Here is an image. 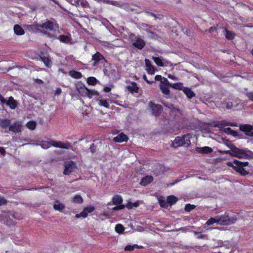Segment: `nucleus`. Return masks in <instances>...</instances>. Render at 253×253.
Instances as JSON below:
<instances>
[{"mask_svg": "<svg viewBox=\"0 0 253 253\" xmlns=\"http://www.w3.org/2000/svg\"><path fill=\"white\" fill-rule=\"evenodd\" d=\"M132 44L135 47L141 50L146 45V42L140 38H136Z\"/></svg>", "mask_w": 253, "mask_h": 253, "instance_id": "nucleus-10", "label": "nucleus"}, {"mask_svg": "<svg viewBox=\"0 0 253 253\" xmlns=\"http://www.w3.org/2000/svg\"><path fill=\"white\" fill-rule=\"evenodd\" d=\"M63 173L65 175H69L77 169V164L75 162L70 161L65 163Z\"/></svg>", "mask_w": 253, "mask_h": 253, "instance_id": "nucleus-7", "label": "nucleus"}, {"mask_svg": "<svg viewBox=\"0 0 253 253\" xmlns=\"http://www.w3.org/2000/svg\"><path fill=\"white\" fill-rule=\"evenodd\" d=\"M7 203V201L3 198L0 197V206L5 205Z\"/></svg>", "mask_w": 253, "mask_h": 253, "instance_id": "nucleus-53", "label": "nucleus"}, {"mask_svg": "<svg viewBox=\"0 0 253 253\" xmlns=\"http://www.w3.org/2000/svg\"><path fill=\"white\" fill-rule=\"evenodd\" d=\"M9 130L14 132H19L21 130V125L19 123L15 122L10 125Z\"/></svg>", "mask_w": 253, "mask_h": 253, "instance_id": "nucleus-13", "label": "nucleus"}, {"mask_svg": "<svg viewBox=\"0 0 253 253\" xmlns=\"http://www.w3.org/2000/svg\"><path fill=\"white\" fill-rule=\"evenodd\" d=\"M196 206L194 205L187 204L185 205L184 210L186 211H190L195 208Z\"/></svg>", "mask_w": 253, "mask_h": 253, "instance_id": "nucleus-43", "label": "nucleus"}, {"mask_svg": "<svg viewBox=\"0 0 253 253\" xmlns=\"http://www.w3.org/2000/svg\"><path fill=\"white\" fill-rule=\"evenodd\" d=\"M112 201L113 204L116 206L122 204L123 199L121 195H115L113 197Z\"/></svg>", "mask_w": 253, "mask_h": 253, "instance_id": "nucleus-20", "label": "nucleus"}, {"mask_svg": "<svg viewBox=\"0 0 253 253\" xmlns=\"http://www.w3.org/2000/svg\"><path fill=\"white\" fill-rule=\"evenodd\" d=\"M234 146H235L232 144L231 146L228 145V147L231 148V150H227V151H222V152L221 151L220 152L222 153H223V154H229L231 156L234 157V153H233Z\"/></svg>", "mask_w": 253, "mask_h": 253, "instance_id": "nucleus-41", "label": "nucleus"}, {"mask_svg": "<svg viewBox=\"0 0 253 253\" xmlns=\"http://www.w3.org/2000/svg\"><path fill=\"white\" fill-rule=\"evenodd\" d=\"M5 224L7 225H15V222L13 220H10L9 221L7 220L5 222Z\"/></svg>", "mask_w": 253, "mask_h": 253, "instance_id": "nucleus-56", "label": "nucleus"}, {"mask_svg": "<svg viewBox=\"0 0 253 253\" xmlns=\"http://www.w3.org/2000/svg\"><path fill=\"white\" fill-rule=\"evenodd\" d=\"M162 79V77L161 75H157L155 77V80L156 81H161Z\"/></svg>", "mask_w": 253, "mask_h": 253, "instance_id": "nucleus-62", "label": "nucleus"}, {"mask_svg": "<svg viewBox=\"0 0 253 253\" xmlns=\"http://www.w3.org/2000/svg\"><path fill=\"white\" fill-rule=\"evenodd\" d=\"M88 213L84 209L83 211L79 214H76V218H80L81 217H83L84 218H85L87 216Z\"/></svg>", "mask_w": 253, "mask_h": 253, "instance_id": "nucleus-44", "label": "nucleus"}, {"mask_svg": "<svg viewBox=\"0 0 253 253\" xmlns=\"http://www.w3.org/2000/svg\"><path fill=\"white\" fill-rule=\"evenodd\" d=\"M131 84L132 86L127 85L126 86L127 90L131 93H138L139 87L137 86V84L134 82H132Z\"/></svg>", "mask_w": 253, "mask_h": 253, "instance_id": "nucleus-15", "label": "nucleus"}, {"mask_svg": "<svg viewBox=\"0 0 253 253\" xmlns=\"http://www.w3.org/2000/svg\"><path fill=\"white\" fill-rule=\"evenodd\" d=\"M86 211L87 213H91L93 211L95 210V208L93 206H89L87 207H85L84 208Z\"/></svg>", "mask_w": 253, "mask_h": 253, "instance_id": "nucleus-48", "label": "nucleus"}, {"mask_svg": "<svg viewBox=\"0 0 253 253\" xmlns=\"http://www.w3.org/2000/svg\"><path fill=\"white\" fill-rule=\"evenodd\" d=\"M62 92V90L60 87L56 88L55 90V95H59Z\"/></svg>", "mask_w": 253, "mask_h": 253, "instance_id": "nucleus-60", "label": "nucleus"}, {"mask_svg": "<svg viewBox=\"0 0 253 253\" xmlns=\"http://www.w3.org/2000/svg\"><path fill=\"white\" fill-rule=\"evenodd\" d=\"M14 33L18 36H22L25 34V32L22 27L18 24H16L13 28Z\"/></svg>", "mask_w": 253, "mask_h": 253, "instance_id": "nucleus-18", "label": "nucleus"}, {"mask_svg": "<svg viewBox=\"0 0 253 253\" xmlns=\"http://www.w3.org/2000/svg\"><path fill=\"white\" fill-rule=\"evenodd\" d=\"M225 31L226 32L225 37L228 40H232L234 38L235 36V33L231 31H229L225 29Z\"/></svg>", "mask_w": 253, "mask_h": 253, "instance_id": "nucleus-30", "label": "nucleus"}, {"mask_svg": "<svg viewBox=\"0 0 253 253\" xmlns=\"http://www.w3.org/2000/svg\"><path fill=\"white\" fill-rule=\"evenodd\" d=\"M246 96L249 98L250 100L253 101V91L247 92L246 93Z\"/></svg>", "mask_w": 253, "mask_h": 253, "instance_id": "nucleus-49", "label": "nucleus"}, {"mask_svg": "<svg viewBox=\"0 0 253 253\" xmlns=\"http://www.w3.org/2000/svg\"><path fill=\"white\" fill-rule=\"evenodd\" d=\"M51 142L52 143V146L56 147V148H61L60 146H62L63 142L62 141H55L52 139H51Z\"/></svg>", "mask_w": 253, "mask_h": 253, "instance_id": "nucleus-45", "label": "nucleus"}, {"mask_svg": "<svg viewBox=\"0 0 253 253\" xmlns=\"http://www.w3.org/2000/svg\"><path fill=\"white\" fill-rule=\"evenodd\" d=\"M96 150V146L94 145V143H92L91 145H90L89 150L91 153V154H93Z\"/></svg>", "mask_w": 253, "mask_h": 253, "instance_id": "nucleus-47", "label": "nucleus"}, {"mask_svg": "<svg viewBox=\"0 0 253 253\" xmlns=\"http://www.w3.org/2000/svg\"><path fill=\"white\" fill-rule=\"evenodd\" d=\"M165 80L166 82V83L169 84V87H171L173 88L176 89L180 90L181 89V87L182 86V83H174V84H170V83H169V81L168 80V79L167 78H165Z\"/></svg>", "mask_w": 253, "mask_h": 253, "instance_id": "nucleus-24", "label": "nucleus"}, {"mask_svg": "<svg viewBox=\"0 0 253 253\" xmlns=\"http://www.w3.org/2000/svg\"><path fill=\"white\" fill-rule=\"evenodd\" d=\"M104 92L108 93L111 90V88L110 86H105L103 88Z\"/></svg>", "mask_w": 253, "mask_h": 253, "instance_id": "nucleus-58", "label": "nucleus"}, {"mask_svg": "<svg viewBox=\"0 0 253 253\" xmlns=\"http://www.w3.org/2000/svg\"><path fill=\"white\" fill-rule=\"evenodd\" d=\"M0 101L2 103H6V104L7 100L0 94Z\"/></svg>", "mask_w": 253, "mask_h": 253, "instance_id": "nucleus-59", "label": "nucleus"}, {"mask_svg": "<svg viewBox=\"0 0 253 253\" xmlns=\"http://www.w3.org/2000/svg\"><path fill=\"white\" fill-rule=\"evenodd\" d=\"M26 126L30 130H34L36 127V123L34 121H29L26 124Z\"/></svg>", "mask_w": 253, "mask_h": 253, "instance_id": "nucleus-39", "label": "nucleus"}, {"mask_svg": "<svg viewBox=\"0 0 253 253\" xmlns=\"http://www.w3.org/2000/svg\"><path fill=\"white\" fill-rule=\"evenodd\" d=\"M169 84L166 83L165 80V78H164V81H161L160 88L162 92L165 95H169Z\"/></svg>", "mask_w": 253, "mask_h": 253, "instance_id": "nucleus-11", "label": "nucleus"}, {"mask_svg": "<svg viewBox=\"0 0 253 253\" xmlns=\"http://www.w3.org/2000/svg\"><path fill=\"white\" fill-rule=\"evenodd\" d=\"M77 88L80 93L82 94L83 95H86L87 88L85 86L84 84H81L78 85L77 86Z\"/></svg>", "mask_w": 253, "mask_h": 253, "instance_id": "nucleus-22", "label": "nucleus"}, {"mask_svg": "<svg viewBox=\"0 0 253 253\" xmlns=\"http://www.w3.org/2000/svg\"><path fill=\"white\" fill-rule=\"evenodd\" d=\"M97 82V79L93 77H90L87 79V83L89 85H94L96 84Z\"/></svg>", "mask_w": 253, "mask_h": 253, "instance_id": "nucleus-36", "label": "nucleus"}, {"mask_svg": "<svg viewBox=\"0 0 253 253\" xmlns=\"http://www.w3.org/2000/svg\"><path fill=\"white\" fill-rule=\"evenodd\" d=\"M199 150V152L203 154H209L212 152V149L211 147L206 146L202 148H197Z\"/></svg>", "mask_w": 253, "mask_h": 253, "instance_id": "nucleus-28", "label": "nucleus"}, {"mask_svg": "<svg viewBox=\"0 0 253 253\" xmlns=\"http://www.w3.org/2000/svg\"><path fill=\"white\" fill-rule=\"evenodd\" d=\"M230 134L232 135L233 136H236L237 135L238 133H237V131H236L232 129Z\"/></svg>", "mask_w": 253, "mask_h": 253, "instance_id": "nucleus-64", "label": "nucleus"}, {"mask_svg": "<svg viewBox=\"0 0 253 253\" xmlns=\"http://www.w3.org/2000/svg\"><path fill=\"white\" fill-rule=\"evenodd\" d=\"M190 136L189 134L182 136H177L170 145L171 147L177 148L180 146L189 147L191 145Z\"/></svg>", "mask_w": 253, "mask_h": 253, "instance_id": "nucleus-1", "label": "nucleus"}, {"mask_svg": "<svg viewBox=\"0 0 253 253\" xmlns=\"http://www.w3.org/2000/svg\"><path fill=\"white\" fill-rule=\"evenodd\" d=\"M232 106L233 103L231 101H228L226 102V107L227 108V109H230L232 108Z\"/></svg>", "mask_w": 253, "mask_h": 253, "instance_id": "nucleus-54", "label": "nucleus"}, {"mask_svg": "<svg viewBox=\"0 0 253 253\" xmlns=\"http://www.w3.org/2000/svg\"><path fill=\"white\" fill-rule=\"evenodd\" d=\"M218 223L223 225L235 223L237 219L235 215L230 217L227 212H225L224 215L218 216Z\"/></svg>", "mask_w": 253, "mask_h": 253, "instance_id": "nucleus-5", "label": "nucleus"}, {"mask_svg": "<svg viewBox=\"0 0 253 253\" xmlns=\"http://www.w3.org/2000/svg\"><path fill=\"white\" fill-rule=\"evenodd\" d=\"M183 92L189 98H191L195 96V93L190 88H185L183 89Z\"/></svg>", "mask_w": 253, "mask_h": 253, "instance_id": "nucleus-25", "label": "nucleus"}, {"mask_svg": "<svg viewBox=\"0 0 253 253\" xmlns=\"http://www.w3.org/2000/svg\"><path fill=\"white\" fill-rule=\"evenodd\" d=\"M69 75L73 78L80 79L82 78V74L80 72L73 70L69 72Z\"/></svg>", "mask_w": 253, "mask_h": 253, "instance_id": "nucleus-21", "label": "nucleus"}, {"mask_svg": "<svg viewBox=\"0 0 253 253\" xmlns=\"http://www.w3.org/2000/svg\"><path fill=\"white\" fill-rule=\"evenodd\" d=\"M117 206H118L119 210H123L126 207V206H125L124 205L122 204H119Z\"/></svg>", "mask_w": 253, "mask_h": 253, "instance_id": "nucleus-63", "label": "nucleus"}, {"mask_svg": "<svg viewBox=\"0 0 253 253\" xmlns=\"http://www.w3.org/2000/svg\"><path fill=\"white\" fill-rule=\"evenodd\" d=\"M60 147L61 149L73 150V146L72 144L68 141L63 142L62 146H60Z\"/></svg>", "mask_w": 253, "mask_h": 253, "instance_id": "nucleus-33", "label": "nucleus"}, {"mask_svg": "<svg viewBox=\"0 0 253 253\" xmlns=\"http://www.w3.org/2000/svg\"><path fill=\"white\" fill-rule=\"evenodd\" d=\"M98 104L101 106L104 107L106 108H109L110 105L109 103L105 99H97Z\"/></svg>", "mask_w": 253, "mask_h": 253, "instance_id": "nucleus-32", "label": "nucleus"}, {"mask_svg": "<svg viewBox=\"0 0 253 253\" xmlns=\"http://www.w3.org/2000/svg\"><path fill=\"white\" fill-rule=\"evenodd\" d=\"M143 248V246H139L137 244H134L133 245H127L125 247V250L126 251H132L134 249H142Z\"/></svg>", "mask_w": 253, "mask_h": 253, "instance_id": "nucleus-31", "label": "nucleus"}, {"mask_svg": "<svg viewBox=\"0 0 253 253\" xmlns=\"http://www.w3.org/2000/svg\"><path fill=\"white\" fill-rule=\"evenodd\" d=\"M126 207L128 209H132V203L131 202H128L127 203L126 205Z\"/></svg>", "mask_w": 253, "mask_h": 253, "instance_id": "nucleus-55", "label": "nucleus"}, {"mask_svg": "<svg viewBox=\"0 0 253 253\" xmlns=\"http://www.w3.org/2000/svg\"><path fill=\"white\" fill-rule=\"evenodd\" d=\"M41 60L44 63L46 67L50 68L52 66L51 60L48 56L42 55L40 56Z\"/></svg>", "mask_w": 253, "mask_h": 253, "instance_id": "nucleus-19", "label": "nucleus"}, {"mask_svg": "<svg viewBox=\"0 0 253 253\" xmlns=\"http://www.w3.org/2000/svg\"><path fill=\"white\" fill-rule=\"evenodd\" d=\"M143 80L148 84H153V83H154V81H150L149 80H148L147 78V76L146 75L144 74L143 75Z\"/></svg>", "mask_w": 253, "mask_h": 253, "instance_id": "nucleus-52", "label": "nucleus"}, {"mask_svg": "<svg viewBox=\"0 0 253 253\" xmlns=\"http://www.w3.org/2000/svg\"><path fill=\"white\" fill-rule=\"evenodd\" d=\"M218 216L215 218L211 217L208 221L206 222V224L207 225H212L215 223H218Z\"/></svg>", "mask_w": 253, "mask_h": 253, "instance_id": "nucleus-38", "label": "nucleus"}, {"mask_svg": "<svg viewBox=\"0 0 253 253\" xmlns=\"http://www.w3.org/2000/svg\"><path fill=\"white\" fill-rule=\"evenodd\" d=\"M80 2L82 6L83 7H86L88 5V3L86 0H82Z\"/></svg>", "mask_w": 253, "mask_h": 253, "instance_id": "nucleus-51", "label": "nucleus"}, {"mask_svg": "<svg viewBox=\"0 0 253 253\" xmlns=\"http://www.w3.org/2000/svg\"><path fill=\"white\" fill-rule=\"evenodd\" d=\"M159 204L161 207L166 208V209L168 208V206H169L168 201L166 202L165 199H161V198L159 199Z\"/></svg>", "mask_w": 253, "mask_h": 253, "instance_id": "nucleus-42", "label": "nucleus"}, {"mask_svg": "<svg viewBox=\"0 0 253 253\" xmlns=\"http://www.w3.org/2000/svg\"><path fill=\"white\" fill-rule=\"evenodd\" d=\"M240 163H241V161L235 160L233 162H227V165L229 167H232L236 172L242 176L248 175L249 171L246 170L241 165H240Z\"/></svg>", "mask_w": 253, "mask_h": 253, "instance_id": "nucleus-4", "label": "nucleus"}, {"mask_svg": "<svg viewBox=\"0 0 253 253\" xmlns=\"http://www.w3.org/2000/svg\"><path fill=\"white\" fill-rule=\"evenodd\" d=\"M125 230L124 227L121 224H118L116 225L115 231L119 234L122 233Z\"/></svg>", "mask_w": 253, "mask_h": 253, "instance_id": "nucleus-40", "label": "nucleus"}, {"mask_svg": "<svg viewBox=\"0 0 253 253\" xmlns=\"http://www.w3.org/2000/svg\"><path fill=\"white\" fill-rule=\"evenodd\" d=\"M53 208L56 211H62L65 208V206L64 204L60 203L58 201H56V203L53 205Z\"/></svg>", "mask_w": 253, "mask_h": 253, "instance_id": "nucleus-27", "label": "nucleus"}, {"mask_svg": "<svg viewBox=\"0 0 253 253\" xmlns=\"http://www.w3.org/2000/svg\"><path fill=\"white\" fill-rule=\"evenodd\" d=\"M51 139L50 141H42L40 144V146L42 149H47L52 146Z\"/></svg>", "mask_w": 253, "mask_h": 253, "instance_id": "nucleus-26", "label": "nucleus"}, {"mask_svg": "<svg viewBox=\"0 0 253 253\" xmlns=\"http://www.w3.org/2000/svg\"><path fill=\"white\" fill-rule=\"evenodd\" d=\"M92 60L93 61V66L94 67H95L99 63H104L107 62L103 55L99 52H96L92 55Z\"/></svg>", "mask_w": 253, "mask_h": 253, "instance_id": "nucleus-8", "label": "nucleus"}, {"mask_svg": "<svg viewBox=\"0 0 253 253\" xmlns=\"http://www.w3.org/2000/svg\"><path fill=\"white\" fill-rule=\"evenodd\" d=\"M148 107L151 110V113L156 117L159 116L163 111V107L160 104H156L153 101L148 103Z\"/></svg>", "mask_w": 253, "mask_h": 253, "instance_id": "nucleus-6", "label": "nucleus"}, {"mask_svg": "<svg viewBox=\"0 0 253 253\" xmlns=\"http://www.w3.org/2000/svg\"><path fill=\"white\" fill-rule=\"evenodd\" d=\"M10 125V121L9 119H0V126L2 128L9 127Z\"/></svg>", "mask_w": 253, "mask_h": 253, "instance_id": "nucleus-23", "label": "nucleus"}, {"mask_svg": "<svg viewBox=\"0 0 253 253\" xmlns=\"http://www.w3.org/2000/svg\"><path fill=\"white\" fill-rule=\"evenodd\" d=\"M68 1L71 4L75 5L76 6L79 5L80 2V0H68Z\"/></svg>", "mask_w": 253, "mask_h": 253, "instance_id": "nucleus-50", "label": "nucleus"}, {"mask_svg": "<svg viewBox=\"0 0 253 253\" xmlns=\"http://www.w3.org/2000/svg\"><path fill=\"white\" fill-rule=\"evenodd\" d=\"M38 27L42 28L46 31H50L54 32L53 34H59V27L56 22L47 20L41 25H37Z\"/></svg>", "mask_w": 253, "mask_h": 253, "instance_id": "nucleus-3", "label": "nucleus"}, {"mask_svg": "<svg viewBox=\"0 0 253 253\" xmlns=\"http://www.w3.org/2000/svg\"><path fill=\"white\" fill-rule=\"evenodd\" d=\"M6 104L12 109H15L17 106V101L12 96L9 98V99L7 101Z\"/></svg>", "mask_w": 253, "mask_h": 253, "instance_id": "nucleus-17", "label": "nucleus"}, {"mask_svg": "<svg viewBox=\"0 0 253 253\" xmlns=\"http://www.w3.org/2000/svg\"><path fill=\"white\" fill-rule=\"evenodd\" d=\"M177 198L173 195H170L167 197L168 204L170 206L175 204L177 202Z\"/></svg>", "mask_w": 253, "mask_h": 253, "instance_id": "nucleus-29", "label": "nucleus"}, {"mask_svg": "<svg viewBox=\"0 0 253 253\" xmlns=\"http://www.w3.org/2000/svg\"><path fill=\"white\" fill-rule=\"evenodd\" d=\"M194 234L198 239H204L206 237V235L203 234L202 232L195 231Z\"/></svg>", "mask_w": 253, "mask_h": 253, "instance_id": "nucleus-46", "label": "nucleus"}, {"mask_svg": "<svg viewBox=\"0 0 253 253\" xmlns=\"http://www.w3.org/2000/svg\"><path fill=\"white\" fill-rule=\"evenodd\" d=\"M58 34H48L49 37L50 38H54V39H58L61 42L64 43H69L72 40V38L71 37V35L69 34V35H60L58 37Z\"/></svg>", "mask_w": 253, "mask_h": 253, "instance_id": "nucleus-9", "label": "nucleus"}, {"mask_svg": "<svg viewBox=\"0 0 253 253\" xmlns=\"http://www.w3.org/2000/svg\"><path fill=\"white\" fill-rule=\"evenodd\" d=\"M86 91L87 93L86 96H87L89 98H91L93 96L98 94L97 91L94 90H90L87 88Z\"/></svg>", "mask_w": 253, "mask_h": 253, "instance_id": "nucleus-37", "label": "nucleus"}, {"mask_svg": "<svg viewBox=\"0 0 253 253\" xmlns=\"http://www.w3.org/2000/svg\"><path fill=\"white\" fill-rule=\"evenodd\" d=\"M234 157L239 159H253V152L248 149H240L234 146Z\"/></svg>", "mask_w": 253, "mask_h": 253, "instance_id": "nucleus-2", "label": "nucleus"}, {"mask_svg": "<svg viewBox=\"0 0 253 253\" xmlns=\"http://www.w3.org/2000/svg\"><path fill=\"white\" fill-rule=\"evenodd\" d=\"M152 59L157 66L160 67H163L164 66L162 60L160 57L153 56Z\"/></svg>", "mask_w": 253, "mask_h": 253, "instance_id": "nucleus-34", "label": "nucleus"}, {"mask_svg": "<svg viewBox=\"0 0 253 253\" xmlns=\"http://www.w3.org/2000/svg\"><path fill=\"white\" fill-rule=\"evenodd\" d=\"M6 153V151L3 147H0V154L2 155L3 156L5 155Z\"/></svg>", "mask_w": 253, "mask_h": 253, "instance_id": "nucleus-61", "label": "nucleus"}, {"mask_svg": "<svg viewBox=\"0 0 253 253\" xmlns=\"http://www.w3.org/2000/svg\"><path fill=\"white\" fill-rule=\"evenodd\" d=\"M128 139V137L125 133L122 132L118 134L117 136L114 137L113 140L115 142L121 143L123 142H127Z\"/></svg>", "mask_w": 253, "mask_h": 253, "instance_id": "nucleus-12", "label": "nucleus"}, {"mask_svg": "<svg viewBox=\"0 0 253 253\" xmlns=\"http://www.w3.org/2000/svg\"><path fill=\"white\" fill-rule=\"evenodd\" d=\"M145 63L147 73L149 74H153L155 72V69L154 66L151 65L150 61L148 59H145Z\"/></svg>", "mask_w": 253, "mask_h": 253, "instance_id": "nucleus-14", "label": "nucleus"}, {"mask_svg": "<svg viewBox=\"0 0 253 253\" xmlns=\"http://www.w3.org/2000/svg\"><path fill=\"white\" fill-rule=\"evenodd\" d=\"M154 178L151 175H147L141 179L140 184L145 186L153 181Z\"/></svg>", "mask_w": 253, "mask_h": 253, "instance_id": "nucleus-16", "label": "nucleus"}, {"mask_svg": "<svg viewBox=\"0 0 253 253\" xmlns=\"http://www.w3.org/2000/svg\"><path fill=\"white\" fill-rule=\"evenodd\" d=\"M231 130L232 129L230 127H226L224 129L223 131L227 134H230Z\"/></svg>", "mask_w": 253, "mask_h": 253, "instance_id": "nucleus-57", "label": "nucleus"}, {"mask_svg": "<svg viewBox=\"0 0 253 253\" xmlns=\"http://www.w3.org/2000/svg\"><path fill=\"white\" fill-rule=\"evenodd\" d=\"M72 201L75 203L82 204L83 202V199L80 195H76L73 197Z\"/></svg>", "mask_w": 253, "mask_h": 253, "instance_id": "nucleus-35", "label": "nucleus"}]
</instances>
